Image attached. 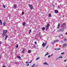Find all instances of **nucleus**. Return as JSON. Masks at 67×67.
I'll return each instance as SVG.
<instances>
[{"label":"nucleus","mask_w":67,"mask_h":67,"mask_svg":"<svg viewBox=\"0 0 67 67\" xmlns=\"http://www.w3.org/2000/svg\"><path fill=\"white\" fill-rule=\"evenodd\" d=\"M59 40H56L54 41H53V42H52L51 43L52 44H53V45L54 44H55V43H56L57 42H59Z\"/></svg>","instance_id":"nucleus-1"},{"label":"nucleus","mask_w":67,"mask_h":67,"mask_svg":"<svg viewBox=\"0 0 67 67\" xmlns=\"http://www.w3.org/2000/svg\"><path fill=\"white\" fill-rule=\"evenodd\" d=\"M49 27V24H48L46 26V29H48Z\"/></svg>","instance_id":"nucleus-2"},{"label":"nucleus","mask_w":67,"mask_h":67,"mask_svg":"<svg viewBox=\"0 0 67 67\" xmlns=\"http://www.w3.org/2000/svg\"><path fill=\"white\" fill-rule=\"evenodd\" d=\"M7 32L8 31L7 30H4L3 31V33L5 34H7Z\"/></svg>","instance_id":"nucleus-3"},{"label":"nucleus","mask_w":67,"mask_h":67,"mask_svg":"<svg viewBox=\"0 0 67 67\" xmlns=\"http://www.w3.org/2000/svg\"><path fill=\"white\" fill-rule=\"evenodd\" d=\"M66 25L64 24H63L62 25H61V27H65Z\"/></svg>","instance_id":"nucleus-4"},{"label":"nucleus","mask_w":67,"mask_h":67,"mask_svg":"<svg viewBox=\"0 0 67 67\" xmlns=\"http://www.w3.org/2000/svg\"><path fill=\"white\" fill-rule=\"evenodd\" d=\"M29 5L30 6L29 7H30L31 10H32V9H33V6L32 5H31L30 4H29Z\"/></svg>","instance_id":"nucleus-5"},{"label":"nucleus","mask_w":67,"mask_h":67,"mask_svg":"<svg viewBox=\"0 0 67 67\" xmlns=\"http://www.w3.org/2000/svg\"><path fill=\"white\" fill-rule=\"evenodd\" d=\"M17 58H18V59H21V57H20V56H17Z\"/></svg>","instance_id":"nucleus-6"},{"label":"nucleus","mask_w":67,"mask_h":67,"mask_svg":"<svg viewBox=\"0 0 67 67\" xmlns=\"http://www.w3.org/2000/svg\"><path fill=\"white\" fill-rule=\"evenodd\" d=\"M60 31L61 32H63V31H64V29H60Z\"/></svg>","instance_id":"nucleus-7"},{"label":"nucleus","mask_w":67,"mask_h":67,"mask_svg":"<svg viewBox=\"0 0 67 67\" xmlns=\"http://www.w3.org/2000/svg\"><path fill=\"white\" fill-rule=\"evenodd\" d=\"M42 45L43 47H44V46H46V44H45V43H43L42 44Z\"/></svg>","instance_id":"nucleus-8"},{"label":"nucleus","mask_w":67,"mask_h":67,"mask_svg":"<svg viewBox=\"0 0 67 67\" xmlns=\"http://www.w3.org/2000/svg\"><path fill=\"white\" fill-rule=\"evenodd\" d=\"M56 51H59L61 49L60 48H58V49H54Z\"/></svg>","instance_id":"nucleus-9"},{"label":"nucleus","mask_w":67,"mask_h":67,"mask_svg":"<svg viewBox=\"0 0 67 67\" xmlns=\"http://www.w3.org/2000/svg\"><path fill=\"white\" fill-rule=\"evenodd\" d=\"M67 46V43L64 44L63 45V46L64 47H65V46Z\"/></svg>","instance_id":"nucleus-10"},{"label":"nucleus","mask_w":67,"mask_h":67,"mask_svg":"<svg viewBox=\"0 0 67 67\" xmlns=\"http://www.w3.org/2000/svg\"><path fill=\"white\" fill-rule=\"evenodd\" d=\"M5 36V40H7V39L8 38V35H6Z\"/></svg>","instance_id":"nucleus-11"},{"label":"nucleus","mask_w":67,"mask_h":67,"mask_svg":"<svg viewBox=\"0 0 67 67\" xmlns=\"http://www.w3.org/2000/svg\"><path fill=\"white\" fill-rule=\"evenodd\" d=\"M15 64H20L19 62H16L15 63Z\"/></svg>","instance_id":"nucleus-12"},{"label":"nucleus","mask_w":67,"mask_h":67,"mask_svg":"<svg viewBox=\"0 0 67 67\" xmlns=\"http://www.w3.org/2000/svg\"><path fill=\"white\" fill-rule=\"evenodd\" d=\"M26 24H25V23L23 22V26H25Z\"/></svg>","instance_id":"nucleus-13"},{"label":"nucleus","mask_w":67,"mask_h":67,"mask_svg":"<svg viewBox=\"0 0 67 67\" xmlns=\"http://www.w3.org/2000/svg\"><path fill=\"white\" fill-rule=\"evenodd\" d=\"M43 64L44 65H48V64L46 62L44 63Z\"/></svg>","instance_id":"nucleus-14"},{"label":"nucleus","mask_w":67,"mask_h":67,"mask_svg":"<svg viewBox=\"0 0 67 67\" xmlns=\"http://www.w3.org/2000/svg\"><path fill=\"white\" fill-rule=\"evenodd\" d=\"M59 26H60V24H59L58 25L57 29L59 28Z\"/></svg>","instance_id":"nucleus-15"},{"label":"nucleus","mask_w":67,"mask_h":67,"mask_svg":"<svg viewBox=\"0 0 67 67\" xmlns=\"http://www.w3.org/2000/svg\"><path fill=\"white\" fill-rule=\"evenodd\" d=\"M14 8L15 9V8H16V5H15L14 6Z\"/></svg>","instance_id":"nucleus-16"},{"label":"nucleus","mask_w":67,"mask_h":67,"mask_svg":"<svg viewBox=\"0 0 67 67\" xmlns=\"http://www.w3.org/2000/svg\"><path fill=\"white\" fill-rule=\"evenodd\" d=\"M5 34H3H3H2L3 37H4V36H5Z\"/></svg>","instance_id":"nucleus-17"},{"label":"nucleus","mask_w":67,"mask_h":67,"mask_svg":"<svg viewBox=\"0 0 67 67\" xmlns=\"http://www.w3.org/2000/svg\"><path fill=\"white\" fill-rule=\"evenodd\" d=\"M55 12L56 13H57L58 12V11L57 10H55Z\"/></svg>","instance_id":"nucleus-18"},{"label":"nucleus","mask_w":67,"mask_h":67,"mask_svg":"<svg viewBox=\"0 0 67 67\" xmlns=\"http://www.w3.org/2000/svg\"><path fill=\"white\" fill-rule=\"evenodd\" d=\"M42 30H45V28L44 27H43L42 28Z\"/></svg>","instance_id":"nucleus-19"},{"label":"nucleus","mask_w":67,"mask_h":67,"mask_svg":"<svg viewBox=\"0 0 67 67\" xmlns=\"http://www.w3.org/2000/svg\"><path fill=\"white\" fill-rule=\"evenodd\" d=\"M6 24V23H5V22H4V23H3V25H5V24Z\"/></svg>","instance_id":"nucleus-20"},{"label":"nucleus","mask_w":67,"mask_h":67,"mask_svg":"<svg viewBox=\"0 0 67 67\" xmlns=\"http://www.w3.org/2000/svg\"><path fill=\"white\" fill-rule=\"evenodd\" d=\"M63 58V57L60 56L58 57V58Z\"/></svg>","instance_id":"nucleus-21"},{"label":"nucleus","mask_w":67,"mask_h":67,"mask_svg":"<svg viewBox=\"0 0 67 67\" xmlns=\"http://www.w3.org/2000/svg\"><path fill=\"white\" fill-rule=\"evenodd\" d=\"M31 33V30H30L29 31V34H30Z\"/></svg>","instance_id":"nucleus-22"},{"label":"nucleus","mask_w":67,"mask_h":67,"mask_svg":"<svg viewBox=\"0 0 67 67\" xmlns=\"http://www.w3.org/2000/svg\"><path fill=\"white\" fill-rule=\"evenodd\" d=\"M0 23L1 24H2V21H1V20H0Z\"/></svg>","instance_id":"nucleus-23"},{"label":"nucleus","mask_w":67,"mask_h":67,"mask_svg":"<svg viewBox=\"0 0 67 67\" xmlns=\"http://www.w3.org/2000/svg\"><path fill=\"white\" fill-rule=\"evenodd\" d=\"M48 16L49 17H51V14H49L48 15Z\"/></svg>","instance_id":"nucleus-24"},{"label":"nucleus","mask_w":67,"mask_h":67,"mask_svg":"<svg viewBox=\"0 0 67 67\" xmlns=\"http://www.w3.org/2000/svg\"><path fill=\"white\" fill-rule=\"evenodd\" d=\"M31 52V51H28V53H30Z\"/></svg>","instance_id":"nucleus-25"},{"label":"nucleus","mask_w":67,"mask_h":67,"mask_svg":"<svg viewBox=\"0 0 67 67\" xmlns=\"http://www.w3.org/2000/svg\"><path fill=\"white\" fill-rule=\"evenodd\" d=\"M18 45L16 44V48H18Z\"/></svg>","instance_id":"nucleus-26"},{"label":"nucleus","mask_w":67,"mask_h":67,"mask_svg":"<svg viewBox=\"0 0 67 67\" xmlns=\"http://www.w3.org/2000/svg\"><path fill=\"white\" fill-rule=\"evenodd\" d=\"M35 65V64H34L31 67H34V66Z\"/></svg>","instance_id":"nucleus-27"},{"label":"nucleus","mask_w":67,"mask_h":67,"mask_svg":"<svg viewBox=\"0 0 67 67\" xmlns=\"http://www.w3.org/2000/svg\"><path fill=\"white\" fill-rule=\"evenodd\" d=\"M38 59H40V58L39 57H38L37 58H36V60H38Z\"/></svg>","instance_id":"nucleus-28"},{"label":"nucleus","mask_w":67,"mask_h":67,"mask_svg":"<svg viewBox=\"0 0 67 67\" xmlns=\"http://www.w3.org/2000/svg\"><path fill=\"white\" fill-rule=\"evenodd\" d=\"M24 13L23 12H22V15H24Z\"/></svg>","instance_id":"nucleus-29"},{"label":"nucleus","mask_w":67,"mask_h":67,"mask_svg":"<svg viewBox=\"0 0 67 67\" xmlns=\"http://www.w3.org/2000/svg\"><path fill=\"white\" fill-rule=\"evenodd\" d=\"M35 45H34V46L33 47H32L33 48H35Z\"/></svg>","instance_id":"nucleus-30"},{"label":"nucleus","mask_w":67,"mask_h":67,"mask_svg":"<svg viewBox=\"0 0 67 67\" xmlns=\"http://www.w3.org/2000/svg\"><path fill=\"white\" fill-rule=\"evenodd\" d=\"M64 41H67V39H64Z\"/></svg>","instance_id":"nucleus-31"},{"label":"nucleus","mask_w":67,"mask_h":67,"mask_svg":"<svg viewBox=\"0 0 67 67\" xmlns=\"http://www.w3.org/2000/svg\"><path fill=\"white\" fill-rule=\"evenodd\" d=\"M65 54V52H63L61 53V54Z\"/></svg>","instance_id":"nucleus-32"},{"label":"nucleus","mask_w":67,"mask_h":67,"mask_svg":"<svg viewBox=\"0 0 67 67\" xmlns=\"http://www.w3.org/2000/svg\"><path fill=\"white\" fill-rule=\"evenodd\" d=\"M3 6L4 8H5V5H4Z\"/></svg>","instance_id":"nucleus-33"},{"label":"nucleus","mask_w":67,"mask_h":67,"mask_svg":"<svg viewBox=\"0 0 67 67\" xmlns=\"http://www.w3.org/2000/svg\"><path fill=\"white\" fill-rule=\"evenodd\" d=\"M32 62V60H31L29 63H31Z\"/></svg>","instance_id":"nucleus-34"},{"label":"nucleus","mask_w":67,"mask_h":67,"mask_svg":"<svg viewBox=\"0 0 67 67\" xmlns=\"http://www.w3.org/2000/svg\"><path fill=\"white\" fill-rule=\"evenodd\" d=\"M22 53H24V51H22Z\"/></svg>","instance_id":"nucleus-35"},{"label":"nucleus","mask_w":67,"mask_h":67,"mask_svg":"<svg viewBox=\"0 0 67 67\" xmlns=\"http://www.w3.org/2000/svg\"><path fill=\"white\" fill-rule=\"evenodd\" d=\"M67 61V60H64V62H66Z\"/></svg>","instance_id":"nucleus-36"},{"label":"nucleus","mask_w":67,"mask_h":67,"mask_svg":"<svg viewBox=\"0 0 67 67\" xmlns=\"http://www.w3.org/2000/svg\"><path fill=\"white\" fill-rule=\"evenodd\" d=\"M48 46H47L46 47V49H47V48H48Z\"/></svg>","instance_id":"nucleus-37"},{"label":"nucleus","mask_w":67,"mask_h":67,"mask_svg":"<svg viewBox=\"0 0 67 67\" xmlns=\"http://www.w3.org/2000/svg\"><path fill=\"white\" fill-rule=\"evenodd\" d=\"M36 43H37L35 41V44H36Z\"/></svg>","instance_id":"nucleus-38"},{"label":"nucleus","mask_w":67,"mask_h":67,"mask_svg":"<svg viewBox=\"0 0 67 67\" xmlns=\"http://www.w3.org/2000/svg\"><path fill=\"white\" fill-rule=\"evenodd\" d=\"M58 9H60V7L59 6H58Z\"/></svg>","instance_id":"nucleus-39"},{"label":"nucleus","mask_w":67,"mask_h":67,"mask_svg":"<svg viewBox=\"0 0 67 67\" xmlns=\"http://www.w3.org/2000/svg\"><path fill=\"white\" fill-rule=\"evenodd\" d=\"M51 57L50 55H48V58H49V57Z\"/></svg>","instance_id":"nucleus-40"},{"label":"nucleus","mask_w":67,"mask_h":67,"mask_svg":"<svg viewBox=\"0 0 67 67\" xmlns=\"http://www.w3.org/2000/svg\"><path fill=\"white\" fill-rule=\"evenodd\" d=\"M26 66H29V64H28L27 65H26Z\"/></svg>","instance_id":"nucleus-41"},{"label":"nucleus","mask_w":67,"mask_h":67,"mask_svg":"<svg viewBox=\"0 0 67 67\" xmlns=\"http://www.w3.org/2000/svg\"><path fill=\"white\" fill-rule=\"evenodd\" d=\"M47 55H48V54H47V53H46V54L45 55V56H46Z\"/></svg>","instance_id":"nucleus-42"},{"label":"nucleus","mask_w":67,"mask_h":67,"mask_svg":"<svg viewBox=\"0 0 67 67\" xmlns=\"http://www.w3.org/2000/svg\"><path fill=\"white\" fill-rule=\"evenodd\" d=\"M59 58H57V59H56V60H57V59H59Z\"/></svg>","instance_id":"nucleus-43"},{"label":"nucleus","mask_w":67,"mask_h":67,"mask_svg":"<svg viewBox=\"0 0 67 67\" xmlns=\"http://www.w3.org/2000/svg\"><path fill=\"white\" fill-rule=\"evenodd\" d=\"M47 54H48H48H48V52H47Z\"/></svg>","instance_id":"nucleus-44"},{"label":"nucleus","mask_w":67,"mask_h":67,"mask_svg":"<svg viewBox=\"0 0 67 67\" xmlns=\"http://www.w3.org/2000/svg\"><path fill=\"white\" fill-rule=\"evenodd\" d=\"M2 67H5V66H2Z\"/></svg>","instance_id":"nucleus-45"},{"label":"nucleus","mask_w":67,"mask_h":67,"mask_svg":"<svg viewBox=\"0 0 67 67\" xmlns=\"http://www.w3.org/2000/svg\"><path fill=\"white\" fill-rule=\"evenodd\" d=\"M50 57L51 56H53V54H52L51 55H50Z\"/></svg>","instance_id":"nucleus-46"},{"label":"nucleus","mask_w":67,"mask_h":67,"mask_svg":"<svg viewBox=\"0 0 67 67\" xmlns=\"http://www.w3.org/2000/svg\"><path fill=\"white\" fill-rule=\"evenodd\" d=\"M67 32H66V33H65V35H67Z\"/></svg>","instance_id":"nucleus-47"},{"label":"nucleus","mask_w":67,"mask_h":67,"mask_svg":"<svg viewBox=\"0 0 67 67\" xmlns=\"http://www.w3.org/2000/svg\"><path fill=\"white\" fill-rule=\"evenodd\" d=\"M26 64H27V63H28L27 62H26Z\"/></svg>","instance_id":"nucleus-48"},{"label":"nucleus","mask_w":67,"mask_h":67,"mask_svg":"<svg viewBox=\"0 0 67 67\" xmlns=\"http://www.w3.org/2000/svg\"><path fill=\"white\" fill-rule=\"evenodd\" d=\"M1 44V42H0V44Z\"/></svg>","instance_id":"nucleus-49"},{"label":"nucleus","mask_w":67,"mask_h":67,"mask_svg":"<svg viewBox=\"0 0 67 67\" xmlns=\"http://www.w3.org/2000/svg\"><path fill=\"white\" fill-rule=\"evenodd\" d=\"M24 50H25V49H24L23 50V51H24Z\"/></svg>","instance_id":"nucleus-50"},{"label":"nucleus","mask_w":67,"mask_h":67,"mask_svg":"<svg viewBox=\"0 0 67 67\" xmlns=\"http://www.w3.org/2000/svg\"><path fill=\"white\" fill-rule=\"evenodd\" d=\"M8 67H10V66L9 65Z\"/></svg>","instance_id":"nucleus-51"},{"label":"nucleus","mask_w":67,"mask_h":67,"mask_svg":"<svg viewBox=\"0 0 67 67\" xmlns=\"http://www.w3.org/2000/svg\"><path fill=\"white\" fill-rule=\"evenodd\" d=\"M61 36H63V35H61Z\"/></svg>","instance_id":"nucleus-52"},{"label":"nucleus","mask_w":67,"mask_h":67,"mask_svg":"<svg viewBox=\"0 0 67 67\" xmlns=\"http://www.w3.org/2000/svg\"><path fill=\"white\" fill-rule=\"evenodd\" d=\"M65 67H67V65L65 66Z\"/></svg>","instance_id":"nucleus-53"},{"label":"nucleus","mask_w":67,"mask_h":67,"mask_svg":"<svg viewBox=\"0 0 67 67\" xmlns=\"http://www.w3.org/2000/svg\"><path fill=\"white\" fill-rule=\"evenodd\" d=\"M1 58V56H0V58Z\"/></svg>","instance_id":"nucleus-54"},{"label":"nucleus","mask_w":67,"mask_h":67,"mask_svg":"<svg viewBox=\"0 0 67 67\" xmlns=\"http://www.w3.org/2000/svg\"><path fill=\"white\" fill-rule=\"evenodd\" d=\"M63 17H64V16H63Z\"/></svg>","instance_id":"nucleus-55"},{"label":"nucleus","mask_w":67,"mask_h":67,"mask_svg":"<svg viewBox=\"0 0 67 67\" xmlns=\"http://www.w3.org/2000/svg\"><path fill=\"white\" fill-rule=\"evenodd\" d=\"M29 51H30V50H29Z\"/></svg>","instance_id":"nucleus-56"},{"label":"nucleus","mask_w":67,"mask_h":67,"mask_svg":"<svg viewBox=\"0 0 67 67\" xmlns=\"http://www.w3.org/2000/svg\"><path fill=\"white\" fill-rule=\"evenodd\" d=\"M55 30H54V31H55Z\"/></svg>","instance_id":"nucleus-57"}]
</instances>
